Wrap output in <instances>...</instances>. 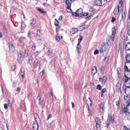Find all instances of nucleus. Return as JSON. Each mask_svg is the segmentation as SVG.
<instances>
[{"mask_svg": "<svg viewBox=\"0 0 130 130\" xmlns=\"http://www.w3.org/2000/svg\"><path fill=\"white\" fill-rule=\"evenodd\" d=\"M124 75H125L126 76L128 77V78L130 79V71H125L124 72Z\"/></svg>", "mask_w": 130, "mask_h": 130, "instance_id": "nucleus-26", "label": "nucleus"}, {"mask_svg": "<svg viewBox=\"0 0 130 130\" xmlns=\"http://www.w3.org/2000/svg\"><path fill=\"white\" fill-rule=\"evenodd\" d=\"M77 14V12H74L73 13H72V15L73 16H74L75 17H78V14Z\"/></svg>", "mask_w": 130, "mask_h": 130, "instance_id": "nucleus-36", "label": "nucleus"}, {"mask_svg": "<svg viewBox=\"0 0 130 130\" xmlns=\"http://www.w3.org/2000/svg\"><path fill=\"white\" fill-rule=\"evenodd\" d=\"M94 2L95 5L98 6H100L101 5H103L101 0H94Z\"/></svg>", "mask_w": 130, "mask_h": 130, "instance_id": "nucleus-12", "label": "nucleus"}, {"mask_svg": "<svg viewBox=\"0 0 130 130\" xmlns=\"http://www.w3.org/2000/svg\"><path fill=\"white\" fill-rule=\"evenodd\" d=\"M114 39V37H113L112 35L109 36H108L107 38V44L108 45L110 44L111 42L113 41Z\"/></svg>", "mask_w": 130, "mask_h": 130, "instance_id": "nucleus-4", "label": "nucleus"}, {"mask_svg": "<svg viewBox=\"0 0 130 130\" xmlns=\"http://www.w3.org/2000/svg\"><path fill=\"white\" fill-rule=\"evenodd\" d=\"M67 5V12L69 13L71 12L72 11L71 8V3L70 2H67L66 3Z\"/></svg>", "mask_w": 130, "mask_h": 130, "instance_id": "nucleus-6", "label": "nucleus"}, {"mask_svg": "<svg viewBox=\"0 0 130 130\" xmlns=\"http://www.w3.org/2000/svg\"><path fill=\"white\" fill-rule=\"evenodd\" d=\"M126 76L125 75L123 76V79L125 82V85L126 87H128V85L130 84V79Z\"/></svg>", "mask_w": 130, "mask_h": 130, "instance_id": "nucleus-3", "label": "nucleus"}, {"mask_svg": "<svg viewBox=\"0 0 130 130\" xmlns=\"http://www.w3.org/2000/svg\"><path fill=\"white\" fill-rule=\"evenodd\" d=\"M95 120L96 122V126L97 129H99L100 127V124L101 123V120H98L97 118H95Z\"/></svg>", "mask_w": 130, "mask_h": 130, "instance_id": "nucleus-8", "label": "nucleus"}, {"mask_svg": "<svg viewBox=\"0 0 130 130\" xmlns=\"http://www.w3.org/2000/svg\"><path fill=\"white\" fill-rule=\"evenodd\" d=\"M4 108L6 109V110L8 108V105L7 104H4Z\"/></svg>", "mask_w": 130, "mask_h": 130, "instance_id": "nucleus-50", "label": "nucleus"}, {"mask_svg": "<svg viewBox=\"0 0 130 130\" xmlns=\"http://www.w3.org/2000/svg\"><path fill=\"white\" fill-rule=\"evenodd\" d=\"M31 32L30 31H29L28 32L27 36L30 38H31L32 37L31 36Z\"/></svg>", "mask_w": 130, "mask_h": 130, "instance_id": "nucleus-43", "label": "nucleus"}, {"mask_svg": "<svg viewBox=\"0 0 130 130\" xmlns=\"http://www.w3.org/2000/svg\"><path fill=\"white\" fill-rule=\"evenodd\" d=\"M93 15L92 14L90 16L88 17H86L85 18V19H86L90 20L91 19L90 18Z\"/></svg>", "mask_w": 130, "mask_h": 130, "instance_id": "nucleus-46", "label": "nucleus"}, {"mask_svg": "<svg viewBox=\"0 0 130 130\" xmlns=\"http://www.w3.org/2000/svg\"><path fill=\"white\" fill-rule=\"evenodd\" d=\"M39 65H40L39 61L38 60H36L33 63V67L34 68H36Z\"/></svg>", "mask_w": 130, "mask_h": 130, "instance_id": "nucleus-17", "label": "nucleus"}, {"mask_svg": "<svg viewBox=\"0 0 130 130\" xmlns=\"http://www.w3.org/2000/svg\"><path fill=\"white\" fill-rule=\"evenodd\" d=\"M126 62H130V54L128 53L127 54L125 57Z\"/></svg>", "mask_w": 130, "mask_h": 130, "instance_id": "nucleus-22", "label": "nucleus"}, {"mask_svg": "<svg viewBox=\"0 0 130 130\" xmlns=\"http://www.w3.org/2000/svg\"><path fill=\"white\" fill-rule=\"evenodd\" d=\"M22 53H21L18 55V61L19 63L20 64L22 63L24 57L23 55L22 54Z\"/></svg>", "mask_w": 130, "mask_h": 130, "instance_id": "nucleus-5", "label": "nucleus"}, {"mask_svg": "<svg viewBox=\"0 0 130 130\" xmlns=\"http://www.w3.org/2000/svg\"><path fill=\"white\" fill-rule=\"evenodd\" d=\"M34 117L36 119V120H37V119H38L40 120V119L39 118L38 115L36 113H35L34 114Z\"/></svg>", "mask_w": 130, "mask_h": 130, "instance_id": "nucleus-33", "label": "nucleus"}, {"mask_svg": "<svg viewBox=\"0 0 130 130\" xmlns=\"http://www.w3.org/2000/svg\"><path fill=\"white\" fill-rule=\"evenodd\" d=\"M16 68L15 65H13L12 66V69L14 71Z\"/></svg>", "mask_w": 130, "mask_h": 130, "instance_id": "nucleus-49", "label": "nucleus"}, {"mask_svg": "<svg viewBox=\"0 0 130 130\" xmlns=\"http://www.w3.org/2000/svg\"><path fill=\"white\" fill-rule=\"evenodd\" d=\"M56 60V58H55L54 59H53L52 61V62L55 63V62Z\"/></svg>", "mask_w": 130, "mask_h": 130, "instance_id": "nucleus-60", "label": "nucleus"}, {"mask_svg": "<svg viewBox=\"0 0 130 130\" xmlns=\"http://www.w3.org/2000/svg\"><path fill=\"white\" fill-rule=\"evenodd\" d=\"M116 21V19L115 18L112 17V20L111 21V22H114Z\"/></svg>", "mask_w": 130, "mask_h": 130, "instance_id": "nucleus-58", "label": "nucleus"}, {"mask_svg": "<svg viewBox=\"0 0 130 130\" xmlns=\"http://www.w3.org/2000/svg\"><path fill=\"white\" fill-rule=\"evenodd\" d=\"M77 52L79 54L80 53L79 50L81 49V45L80 44H78V43L77 45Z\"/></svg>", "mask_w": 130, "mask_h": 130, "instance_id": "nucleus-29", "label": "nucleus"}, {"mask_svg": "<svg viewBox=\"0 0 130 130\" xmlns=\"http://www.w3.org/2000/svg\"><path fill=\"white\" fill-rule=\"evenodd\" d=\"M82 39L83 36L80 35L79 38L78 40V44H80Z\"/></svg>", "mask_w": 130, "mask_h": 130, "instance_id": "nucleus-31", "label": "nucleus"}, {"mask_svg": "<svg viewBox=\"0 0 130 130\" xmlns=\"http://www.w3.org/2000/svg\"><path fill=\"white\" fill-rule=\"evenodd\" d=\"M126 50H130V42L128 43H127L126 45L125 46Z\"/></svg>", "mask_w": 130, "mask_h": 130, "instance_id": "nucleus-23", "label": "nucleus"}, {"mask_svg": "<svg viewBox=\"0 0 130 130\" xmlns=\"http://www.w3.org/2000/svg\"><path fill=\"white\" fill-rule=\"evenodd\" d=\"M128 86V87H126L125 89V92L126 95H129L130 94V84Z\"/></svg>", "mask_w": 130, "mask_h": 130, "instance_id": "nucleus-14", "label": "nucleus"}, {"mask_svg": "<svg viewBox=\"0 0 130 130\" xmlns=\"http://www.w3.org/2000/svg\"><path fill=\"white\" fill-rule=\"evenodd\" d=\"M128 95H126V96H124V101L125 103H127V104L129 103L130 105V97H128Z\"/></svg>", "mask_w": 130, "mask_h": 130, "instance_id": "nucleus-15", "label": "nucleus"}, {"mask_svg": "<svg viewBox=\"0 0 130 130\" xmlns=\"http://www.w3.org/2000/svg\"><path fill=\"white\" fill-rule=\"evenodd\" d=\"M36 45L35 44L34 45L32 46V50H35L36 48Z\"/></svg>", "mask_w": 130, "mask_h": 130, "instance_id": "nucleus-47", "label": "nucleus"}, {"mask_svg": "<svg viewBox=\"0 0 130 130\" xmlns=\"http://www.w3.org/2000/svg\"><path fill=\"white\" fill-rule=\"evenodd\" d=\"M9 47L11 52H13L15 50V48L13 45L11 43H9Z\"/></svg>", "mask_w": 130, "mask_h": 130, "instance_id": "nucleus-13", "label": "nucleus"}, {"mask_svg": "<svg viewBox=\"0 0 130 130\" xmlns=\"http://www.w3.org/2000/svg\"><path fill=\"white\" fill-rule=\"evenodd\" d=\"M51 52H51V50H48V52H47V53L48 55H50V53H51Z\"/></svg>", "mask_w": 130, "mask_h": 130, "instance_id": "nucleus-62", "label": "nucleus"}, {"mask_svg": "<svg viewBox=\"0 0 130 130\" xmlns=\"http://www.w3.org/2000/svg\"><path fill=\"white\" fill-rule=\"evenodd\" d=\"M32 126L33 130H38L39 125L37 120H36V122L33 124Z\"/></svg>", "mask_w": 130, "mask_h": 130, "instance_id": "nucleus-7", "label": "nucleus"}, {"mask_svg": "<svg viewBox=\"0 0 130 130\" xmlns=\"http://www.w3.org/2000/svg\"><path fill=\"white\" fill-rule=\"evenodd\" d=\"M88 15V13H84L83 14H82V15H83L85 16Z\"/></svg>", "mask_w": 130, "mask_h": 130, "instance_id": "nucleus-61", "label": "nucleus"}, {"mask_svg": "<svg viewBox=\"0 0 130 130\" xmlns=\"http://www.w3.org/2000/svg\"><path fill=\"white\" fill-rule=\"evenodd\" d=\"M41 35V32L39 29L37 30V31L36 36L37 37H40Z\"/></svg>", "mask_w": 130, "mask_h": 130, "instance_id": "nucleus-32", "label": "nucleus"}, {"mask_svg": "<svg viewBox=\"0 0 130 130\" xmlns=\"http://www.w3.org/2000/svg\"><path fill=\"white\" fill-rule=\"evenodd\" d=\"M122 19L121 21H124L125 20L126 16L125 15V13H123L122 15Z\"/></svg>", "mask_w": 130, "mask_h": 130, "instance_id": "nucleus-30", "label": "nucleus"}, {"mask_svg": "<svg viewBox=\"0 0 130 130\" xmlns=\"http://www.w3.org/2000/svg\"><path fill=\"white\" fill-rule=\"evenodd\" d=\"M94 10V8L93 7H90L89 8V11L90 12H92Z\"/></svg>", "mask_w": 130, "mask_h": 130, "instance_id": "nucleus-51", "label": "nucleus"}, {"mask_svg": "<svg viewBox=\"0 0 130 130\" xmlns=\"http://www.w3.org/2000/svg\"><path fill=\"white\" fill-rule=\"evenodd\" d=\"M76 12H77V14H78V17H81L82 16L83 10L81 8H79L78 10H77Z\"/></svg>", "mask_w": 130, "mask_h": 130, "instance_id": "nucleus-20", "label": "nucleus"}, {"mask_svg": "<svg viewBox=\"0 0 130 130\" xmlns=\"http://www.w3.org/2000/svg\"><path fill=\"white\" fill-rule=\"evenodd\" d=\"M8 104L9 106L10 107H12V105L11 101L10 100H8Z\"/></svg>", "mask_w": 130, "mask_h": 130, "instance_id": "nucleus-45", "label": "nucleus"}, {"mask_svg": "<svg viewBox=\"0 0 130 130\" xmlns=\"http://www.w3.org/2000/svg\"><path fill=\"white\" fill-rule=\"evenodd\" d=\"M120 101V100L119 99L116 102V104L118 107V109L119 108Z\"/></svg>", "mask_w": 130, "mask_h": 130, "instance_id": "nucleus-28", "label": "nucleus"}, {"mask_svg": "<svg viewBox=\"0 0 130 130\" xmlns=\"http://www.w3.org/2000/svg\"><path fill=\"white\" fill-rule=\"evenodd\" d=\"M43 71H42L40 73V75L41 76H42V75H43Z\"/></svg>", "mask_w": 130, "mask_h": 130, "instance_id": "nucleus-64", "label": "nucleus"}, {"mask_svg": "<svg viewBox=\"0 0 130 130\" xmlns=\"http://www.w3.org/2000/svg\"><path fill=\"white\" fill-rule=\"evenodd\" d=\"M97 88L99 90H101L102 89V87L100 85H98L97 86Z\"/></svg>", "mask_w": 130, "mask_h": 130, "instance_id": "nucleus-39", "label": "nucleus"}, {"mask_svg": "<svg viewBox=\"0 0 130 130\" xmlns=\"http://www.w3.org/2000/svg\"><path fill=\"white\" fill-rule=\"evenodd\" d=\"M33 58L31 56L28 59V63L29 64L31 63L32 62V60Z\"/></svg>", "mask_w": 130, "mask_h": 130, "instance_id": "nucleus-35", "label": "nucleus"}, {"mask_svg": "<svg viewBox=\"0 0 130 130\" xmlns=\"http://www.w3.org/2000/svg\"><path fill=\"white\" fill-rule=\"evenodd\" d=\"M108 119L107 122V126L108 127L109 124H110V122L113 123L114 122V117L113 115H108Z\"/></svg>", "mask_w": 130, "mask_h": 130, "instance_id": "nucleus-2", "label": "nucleus"}, {"mask_svg": "<svg viewBox=\"0 0 130 130\" xmlns=\"http://www.w3.org/2000/svg\"><path fill=\"white\" fill-rule=\"evenodd\" d=\"M88 99H89V101H88L87 100L86 103L87 104V106L88 107V110L89 111L90 110V109L89 108V105H90L91 106L92 105V103L91 101L90 98H89Z\"/></svg>", "mask_w": 130, "mask_h": 130, "instance_id": "nucleus-18", "label": "nucleus"}, {"mask_svg": "<svg viewBox=\"0 0 130 130\" xmlns=\"http://www.w3.org/2000/svg\"><path fill=\"white\" fill-rule=\"evenodd\" d=\"M117 70L118 71V72H117V73L118 75H120L121 74V69L120 68H118L117 69Z\"/></svg>", "mask_w": 130, "mask_h": 130, "instance_id": "nucleus-42", "label": "nucleus"}, {"mask_svg": "<svg viewBox=\"0 0 130 130\" xmlns=\"http://www.w3.org/2000/svg\"><path fill=\"white\" fill-rule=\"evenodd\" d=\"M104 67H101V72H102V71L103 72V71L104 70Z\"/></svg>", "mask_w": 130, "mask_h": 130, "instance_id": "nucleus-57", "label": "nucleus"}, {"mask_svg": "<svg viewBox=\"0 0 130 130\" xmlns=\"http://www.w3.org/2000/svg\"><path fill=\"white\" fill-rule=\"evenodd\" d=\"M107 0H101L102 3L103 5L105 4Z\"/></svg>", "mask_w": 130, "mask_h": 130, "instance_id": "nucleus-48", "label": "nucleus"}, {"mask_svg": "<svg viewBox=\"0 0 130 130\" xmlns=\"http://www.w3.org/2000/svg\"><path fill=\"white\" fill-rule=\"evenodd\" d=\"M25 40V39L24 38L21 37L20 38L19 40V42L21 45H24V41Z\"/></svg>", "mask_w": 130, "mask_h": 130, "instance_id": "nucleus-16", "label": "nucleus"}, {"mask_svg": "<svg viewBox=\"0 0 130 130\" xmlns=\"http://www.w3.org/2000/svg\"><path fill=\"white\" fill-rule=\"evenodd\" d=\"M105 104L104 102L101 103V104L99 105L100 111L102 112L103 111L105 108Z\"/></svg>", "mask_w": 130, "mask_h": 130, "instance_id": "nucleus-11", "label": "nucleus"}, {"mask_svg": "<svg viewBox=\"0 0 130 130\" xmlns=\"http://www.w3.org/2000/svg\"><path fill=\"white\" fill-rule=\"evenodd\" d=\"M38 104L39 105H41L42 104V101L41 100V98H40L38 101Z\"/></svg>", "mask_w": 130, "mask_h": 130, "instance_id": "nucleus-34", "label": "nucleus"}, {"mask_svg": "<svg viewBox=\"0 0 130 130\" xmlns=\"http://www.w3.org/2000/svg\"><path fill=\"white\" fill-rule=\"evenodd\" d=\"M97 72L96 68L95 66L92 68V73L93 74V76Z\"/></svg>", "mask_w": 130, "mask_h": 130, "instance_id": "nucleus-21", "label": "nucleus"}, {"mask_svg": "<svg viewBox=\"0 0 130 130\" xmlns=\"http://www.w3.org/2000/svg\"><path fill=\"white\" fill-rule=\"evenodd\" d=\"M25 27V25L24 24V23L23 22H22V25H21V28L22 29H23Z\"/></svg>", "mask_w": 130, "mask_h": 130, "instance_id": "nucleus-41", "label": "nucleus"}, {"mask_svg": "<svg viewBox=\"0 0 130 130\" xmlns=\"http://www.w3.org/2000/svg\"><path fill=\"white\" fill-rule=\"evenodd\" d=\"M106 45H104L100 49V52L101 53H103L105 52L107 50V47L105 46Z\"/></svg>", "mask_w": 130, "mask_h": 130, "instance_id": "nucleus-19", "label": "nucleus"}, {"mask_svg": "<svg viewBox=\"0 0 130 130\" xmlns=\"http://www.w3.org/2000/svg\"><path fill=\"white\" fill-rule=\"evenodd\" d=\"M99 53V51L98 50H95L94 53V55H96Z\"/></svg>", "mask_w": 130, "mask_h": 130, "instance_id": "nucleus-52", "label": "nucleus"}, {"mask_svg": "<svg viewBox=\"0 0 130 130\" xmlns=\"http://www.w3.org/2000/svg\"><path fill=\"white\" fill-rule=\"evenodd\" d=\"M106 79H107V78H106V77H103V82H106Z\"/></svg>", "mask_w": 130, "mask_h": 130, "instance_id": "nucleus-55", "label": "nucleus"}, {"mask_svg": "<svg viewBox=\"0 0 130 130\" xmlns=\"http://www.w3.org/2000/svg\"><path fill=\"white\" fill-rule=\"evenodd\" d=\"M129 103L127 104L126 107H125L123 109L124 112L126 115H128L129 114V112H128V107L130 105Z\"/></svg>", "mask_w": 130, "mask_h": 130, "instance_id": "nucleus-10", "label": "nucleus"}, {"mask_svg": "<svg viewBox=\"0 0 130 130\" xmlns=\"http://www.w3.org/2000/svg\"><path fill=\"white\" fill-rule=\"evenodd\" d=\"M30 24L31 26L34 25L36 23V21L35 19L31 20L30 21Z\"/></svg>", "mask_w": 130, "mask_h": 130, "instance_id": "nucleus-24", "label": "nucleus"}, {"mask_svg": "<svg viewBox=\"0 0 130 130\" xmlns=\"http://www.w3.org/2000/svg\"><path fill=\"white\" fill-rule=\"evenodd\" d=\"M112 35L113 37H115V35L116 33V30L115 27H113L112 29Z\"/></svg>", "mask_w": 130, "mask_h": 130, "instance_id": "nucleus-27", "label": "nucleus"}, {"mask_svg": "<svg viewBox=\"0 0 130 130\" xmlns=\"http://www.w3.org/2000/svg\"><path fill=\"white\" fill-rule=\"evenodd\" d=\"M21 74L22 76V77L23 78H24V75H25L24 70V69H23V72L21 73Z\"/></svg>", "mask_w": 130, "mask_h": 130, "instance_id": "nucleus-37", "label": "nucleus"}, {"mask_svg": "<svg viewBox=\"0 0 130 130\" xmlns=\"http://www.w3.org/2000/svg\"><path fill=\"white\" fill-rule=\"evenodd\" d=\"M52 115L51 114H50L47 117V120H48L50 118H52Z\"/></svg>", "mask_w": 130, "mask_h": 130, "instance_id": "nucleus-56", "label": "nucleus"}, {"mask_svg": "<svg viewBox=\"0 0 130 130\" xmlns=\"http://www.w3.org/2000/svg\"><path fill=\"white\" fill-rule=\"evenodd\" d=\"M72 31H71V33L73 34H74L76 32H78V29L77 28H72Z\"/></svg>", "mask_w": 130, "mask_h": 130, "instance_id": "nucleus-25", "label": "nucleus"}, {"mask_svg": "<svg viewBox=\"0 0 130 130\" xmlns=\"http://www.w3.org/2000/svg\"><path fill=\"white\" fill-rule=\"evenodd\" d=\"M42 39H39L37 40V42L38 43H40Z\"/></svg>", "mask_w": 130, "mask_h": 130, "instance_id": "nucleus-59", "label": "nucleus"}, {"mask_svg": "<svg viewBox=\"0 0 130 130\" xmlns=\"http://www.w3.org/2000/svg\"><path fill=\"white\" fill-rule=\"evenodd\" d=\"M51 95L50 96V98L51 99H52L53 98V94L52 93H51Z\"/></svg>", "mask_w": 130, "mask_h": 130, "instance_id": "nucleus-63", "label": "nucleus"}, {"mask_svg": "<svg viewBox=\"0 0 130 130\" xmlns=\"http://www.w3.org/2000/svg\"><path fill=\"white\" fill-rule=\"evenodd\" d=\"M38 11H40V12H41L42 13H44L45 12L41 10L40 8H38Z\"/></svg>", "mask_w": 130, "mask_h": 130, "instance_id": "nucleus-38", "label": "nucleus"}, {"mask_svg": "<svg viewBox=\"0 0 130 130\" xmlns=\"http://www.w3.org/2000/svg\"><path fill=\"white\" fill-rule=\"evenodd\" d=\"M124 68L125 71H130V62H126Z\"/></svg>", "mask_w": 130, "mask_h": 130, "instance_id": "nucleus-9", "label": "nucleus"}, {"mask_svg": "<svg viewBox=\"0 0 130 130\" xmlns=\"http://www.w3.org/2000/svg\"><path fill=\"white\" fill-rule=\"evenodd\" d=\"M123 4V0H120L119 2V5H118L117 9H115L114 11L115 15H117L119 11H121L122 8V5Z\"/></svg>", "mask_w": 130, "mask_h": 130, "instance_id": "nucleus-1", "label": "nucleus"}, {"mask_svg": "<svg viewBox=\"0 0 130 130\" xmlns=\"http://www.w3.org/2000/svg\"><path fill=\"white\" fill-rule=\"evenodd\" d=\"M106 91V89L105 88L103 89L101 91V93H104Z\"/></svg>", "mask_w": 130, "mask_h": 130, "instance_id": "nucleus-54", "label": "nucleus"}, {"mask_svg": "<svg viewBox=\"0 0 130 130\" xmlns=\"http://www.w3.org/2000/svg\"><path fill=\"white\" fill-rule=\"evenodd\" d=\"M108 60H109L108 58H107V57H105V58L104 59V61L106 62V63L108 61Z\"/></svg>", "mask_w": 130, "mask_h": 130, "instance_id": "nucleus-53", "label": "nucleus"}, {"mask_svg": "<svg viewBox=\"0 0 130 130\" xmlns=\"http://www.w3.org/2000/svg\"><path fill=\"white\" fill-rule=\"evenodd\" d=\"M20 90L21 89L19 87H18L17 88L16 90L17 94H18L20 92Z\"/></svg>", "mask_w": 130, "mask_h": 130, "instance_id": "nucleus-40", "label": "nucleus"}, {"mask_svg": "<svg viewBox=\"0 0 130 130\" xmlns=\"http://www.w3.org/2000/svg\"><path fill=\"white\" fill-rule=\"evenodd\" d=\"M40 53L38 52H37L35 53V57H36L38 56L40 54Z\"/></svg>", "mask_w": 130, "mask_h": 130, "instance_id": "nucleus-44", "label": "nucleus"}]
</instances>
